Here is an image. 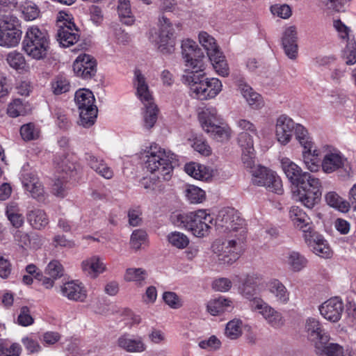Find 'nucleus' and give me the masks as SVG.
<instances>
[{"label": "nucleus", "mask_w": 356, "mask_h": 356, "mask_svg": "<svg viewBox=\"0 0 356 356\" xmlns=\"http://www.w3.org/2000/svg\"><path fill=\"white\" fill-rule=\"evenodd\" d=\"M243 323L240 319H233L227 323L225 327V336L232 339H236L242 335Z\"/></svg>", "instance_id": "obj_47"}, {"label": "nucleus", "mask_w": 356, "mask_h": 356, "mask_svg": "<svg viewBox=\"0 0 356 356\" xmlns=\"http://www.w3.org/2000/svg\"><path fill=\"white\" fill-rule=\"evenodd\" d=\"M174 223L190 231L195 236L203 238L209 235L213 217L204 209H199L175 216Z\"/></svg>", "instance_id": "obj_4"}, {"label": "nucleus", "mask_w": 356, "mask_h": 356, "mask_svg": "<svg viewBox=\"0 0 356 356\" xmlns=\"http://www.w3.org/2000/svg\"><path fill=\"white\" fill-rule=\"evenodd\" d=\"M316 353L318 356H353L348 350L338 343H317Z\"/></svg>", "instance_id": "obj_30"}, {"label": "nucleus", "mask_w": 356, "mask_h": 356, "mask_svg": "<svg viewBox=\"0 0 356 356\" xmlns=\"http://www.w3.org/2000/svg\"><path fill=\"white\" fill-rule=\"evenodd\" d=\"M208 130H204L210 136L218 142H226L229 140L232 136V131L227 124L218 125L216 124L212 125V127H207Z\"/></svg>", "instance_id": "obj_36"}, {"label": "nucleus", "mask_w": 356, "mask_h": 356, "mask_svg": "<svg viewBox=\"0 0 356 356\" xmlns=\"http://www.w3.org/2000/svg\"><path fill=\"white\" fill-rule=\"evenodd\" d=\"M234 305L232 300L225 296L209 300L207 303V311L212 316L221 315L225 312H231Z\"/></svg>", "instance_id": "obj_27"}, {"label": "nucleus", "mask_w": 356, "mask_h": 356, "mask_svg": "<svg viewBox=\"0 0 356 356\" xmlns=\"http://www.w3.org/2000/svg\"><path fill=\"white\" fill-rule=\"evenodd\" d=\"M22 181L25 189L31 195L38 200L44 197V188L37 175L33 172H24L22 174Z\"/></svg>", "instance_id": "obj_21"}, {"label": "nucleus", "mask_w": 356, "mask_h": 356, "mask_svg": "<svg viewBox=\"0 0 356 356\" xmlns=\"http://www.w3.org/2000/svg\"><path fill=\"white\" fill-rule=\"evenodd\" d=\"M289 215L294 225L302 231L303 235L314 231L309 217L300 207L297 206L291 207Z\"/></svg>", "instance_id": "obj_26"}, {"label": "nucleus", "mask_w": 356, "mask_h": 356, "mask_svg": "<svg viewBox=\"0 0 356 356\" xmlns=\"http://www.w3.org/2000/svg\"><path fill=\"white\" fill-rule=\"evenodd\" d=\"M237 280L240 282H243L245 284L251 285L252 286L256 287L260 282L262 280V276L261 274L258 273H250L244 275L243 276L239 277V276H235V278L234 280Z\"/></svg>", "instance_id": "obj_58"}, {"label": "nucleus", "mask_w": 356, "mask_h": 356, "mask_svg": "<svg viewBox=\"0 0 356 356\" xmlns=\"http://www.w3.org/2000/svg\"><path fill=\"white\" fill-rule=\"evenodd\" d=\"M343 309V301L339 297L330 298L319 307L320 313L323 318L333 323L341 319Z\"/></svg>", "instance_id": "obj_17"}, {"label": "nucleus", "mask_w": 356, "mask_h": 356, "mask_svg": "<svg viewBox=\"0 0 356 356\" xmlns=\"http://www.w3.org/2000/svg\"><path fill=\"white\" fill-rule=\"evenodd\" d=\"M294 129H296L295 122L286 115L279 116L275 122V138L277 142L282 145H286L289 143L292 139Z\"/></svg>", "instance_id": "obj_15"}, {"label": "nucleus", "mask_w": 356, "mask_h": 356, "mask_svg": "<svg viewBox=\"0 0 356 356\" xmlns=\"http://www.w3.org/2000/svg\"><path fill=\"white\" fill-rule=\"evenodd\" d=\"M184 170L189 176L197 180L207 181L212 177V170L209 168L195 162L186 163Z\"/></svg>", "instance_id": "obj_31"}, {"label": "nucleus", "mask_w": 356, "mask_h": 356, "mask_svg": "<svg viewBox=\"0 0 356 356\" xmlns=\"http://www.w3.org/2000/svg\"><path fill=\"white\" fill-rule=\"evenodd\" d=\"M236 238L223 241L222 243L216 241L213 245V251L218 254L219 260L224 264H231L238 257L242 250L244 237L234 234Z\"/></svg>", "instance_id": "obj_11"}, {"label": "nucleus", "mask_w": 356, "mask_h": 356, "mask_svg": "<svg viewBox=\"0 0 356 356\" xmlns=\"http://www.w3.org/2000/svg\"><path fill=\"white\" fill-rule=\"evenodd\" d=\"M74 100L79 110V124L84 127L94 124L97 116V108L94 104L92 92L88 89H79L75 93Z\"/></svg>", "instance_id": "obj_8"}, {"label": "nucleus", "mask_w": 356, "mask_h": 356, "mask_svg": "<svg viewBox=\"0 0 356 356\" xmlns=\"http://www.w3.org/2000/svg\"><path fill=\"white\" fill-rule=\"evenodd\" d=\"M147 239V234L143 229L134 230L131 236L130 244L133 249L139 250Z\"/></svg>", "instance_id": "obj_55"}, {"label": "nucleus", "mask_w": 356, "mask_h": 356, "mask_svg": "<svg viewBox=\"0 0 356 356\" xmlns=\"http://www.w3.org/2000/svg\"><path fill=\"white\" fill-rule=\"evenodd\" d=\"M280 162L286 177L297 187L294 192L296 200L308 209L314 208L321 198V180L309 172H302L300 167L287 157L282 158Z\"/></svg>", "instance_id": "obj_2"}, {"label": "nucleus", "mask_w": 356, "mask_h": 356, "mask_svg": "<svg viewBox=\"0 0 356 356\" xmlns=\"http://www.w3.org/2000/svg\"><path fill=\"white\" fill-rule=\"evenodd\" d=\"M17 322L19 325L23 327H27L33 324L34 319L28 307L23 306L20 308Z\"/></svg>", "instance_id": "obj_60"}, {"label": "nucleus", "mask_w": 356, "mask_h": 356, "mask_svg": "<svg viewBox=\"0 0 356 356\" xmlns=\"http://www.w3.org/2000/svg\"><path fill=\"white\" fill-rule=\"evenodd\" d=\"M22 348L19 343L0 339V356H19Z\"/></svg>", "instance_id": "obj_46"}, {"label": "nucleus", "mask_w": 356, "mask_h": 356, "mask_svg": "<svg viewBox=\"0 0 356 356\" xmlns=\"http://www.w3.org/2000/svg\"><path fill=\"white\" fill-rule=\"evenodd\" d=\"M269 293L279 305H286L290 298V293L286 287L277 279H273L267 284Z\"/></svg>", "instance_id": "obj_28"}, {"label": "nucleus", "mask_w": 356, "mask_h": 356, "mask_svg": "<svg viewBox=\"0 0 356 356\" xmlns=\"http://www.w3.org/2000/svg\"><path fill=\"white\" fill-rule=\"evenodd\" d=\"M215 225L220 233L245 237V220L234 209L225 208L220 210L216 218Z\"/></svg>", "instance_id": "obj_7"}, {"label": "nucleus", "mask_w": 356, "mask_h": 356, "mask_svg": "<svg viewBox=\"0 0 356 356\" xmlns=\"http://www.w3.org/2000/svg\"><path fill=\"white\" fill-rule=\"evenodd\" d=\"M44 272L45 274L57 280L63 275L64 268L59 261L52 260L47 264Z\"/></svg>", "instance_id": "obj_56"}, {"label": "nucleus", "mask_w": 356, "mask_h": 356, "mask_svg": "<svg viewBox=\"0 0 356 356\" xmlns=\"http://www.w3.org/2000/svg\"><path fill=\"white\" fill-rule=\"evenodd\" d=\"M293 134H295L296 138L305 150L312 151L313 142L307 130L302 124L296 123Z\"/></svg>", "instance_id": "obj_41"}, {"label": "nucleus", "mask_w": 356, "mask_h": 356, "mask_svg": "<svg viewBox=\"0 0 356 356\" xmlns=\"http://www.w3.org/2000/svg\"><path fill=\"white\" fill-rule=\"evenodd\" d=\"M73 71L78 77L91 79L97 72V61L91 55L81 54L73 63Z\"/></svg>", "instance_id": "obj_14"}, {"label": "nucleus", "mask_w": 356, "mask_h": 356, "mask_svg": "<svg viewBox=\"0 0 356 356\" xmlns=\"http://www.w3.org/2000/svg\"><path fill=\"white\" fill-rule=\"evenodd\" d=\"M181 54L186 72L181 81L190 88L193 96L200 100L216 97L221 92L222 84L217 78L205 76L204 56L196 42L190 39L183 40Z\"/></svg>", "instance_id": "obj_1"}, {"label": "nucleus", "mask_w": 356, "mask_h": 356, "mask_svg": "<svg viewBox=\"0 0 356 356\" xmlns=\"http://www.w3.org/2000/svg\"><path fill=\"white\" fill-rule=\"evenodd\" d=\"M238 89L250 106L259 109L264 106L262 97L242 80L238 83Z\"/></svg>", "instance_id": "obj_29"}, {"label": "nucleus", "mask_w": 356, "mask_h": 356, "mask_svg": "<svg viewBox=\"0 0 356 356\" xmlns=\"http://www.w3.org/2000/svg\"><path fill=\"white\" fill-rule=\"evenodd\" d=\"M347 160L338 150L327 152L323 157L321 167L324 172L332 173L343 168Z\"/></svg>", "instance_id": "obj_23"}, {"label": "nucleus", "mask_w": 356, "mask_h": 356, "mask_svg": "<svg viewBox=\"0 0 356 356\" xmlns=\"http://www.w3.org/2000/svg\"><path fill=\"white\" fill-rule=\"evenodd\" d=\"M318 153L316 149H312V151L305 150L303 152L304 163L310 172H315L319 170L320 165L316 159Z\"/></svg>", "instance_id": "obj_50"}, {"label": "nucleus", "mask_w": 356, "mask_h": 356, "mask_svg": "<svg viewBox=\"0 0 356 356\" xmlns=\"http://www.w3.org/2000/svg\"><path fill=\"white\" fill-rule=\"evenodd\" d=\"M305 243L316 255L323 258H330L332 252L323 236L314 230L303 235Z\"/></svg>", "instance_id": "obj_16"}, {"label": "nucleus", "mask_w": 356, "mask_h": 356, "mask_svg": "<svg viewBox=\"0 0 356 356\" xmlns=\"http://www.w3.org/2000/svg\"><path fill=\"white\" fill-rule=\"evenodd\" d=\"M62 295L67 299L76 302H84L87 298V290L79 281H70L61 287Z\"/></svg>", "instance_id": "obj_20"}, {"label": "nucleus", "mask_w": 356, "mask_h": 356, "mask_svg": "<svg viewBox=\"0 0 356 356\" xmlns=\"http://www.w3.org/2000/svg\"><path fill=\"white\" fill-rule=\"evenodd\" d=\"M51 87L53 93L58 95L67 92L71 88V85L67 77L58 75L52 80Z\"/></svg>", "instance_id": "obj_45"}, {"label": "nucleus", "mask_w": 356, "mask_h": 356, "mask_svg": "<svg viewBox=\"0 0 356 356\" xmlns=\"http://www.w3.org/2000/svg\"><path fill=\"white\" fill-rule=\"evenodd\" d=\"M133 81L136 89V95L145 107L143 114V126L145 129H149L154 127L157 120L159 110L153 102L146 78L139 70H135Z\"/></svg>", "instance_id": "obj_6"}, {"label": "nucleus", "mask_w": 356, "mask_h": 356, "mask_svg": "<svg viewBox=\"0 0 356 356\" xmlns=\"http://www.w3.org/2000/svg\"><path fill=\"white\" fill-rule=\"evenodd\" d=\"M29 111V106L20 99H13L7 108V113L11 118L24 115Z\"/></svg>", "instance_id": "obj_43"}, {"label": "nucleus", "mask_w": 356, "mask_h": 356, "mask_svg": "<svg viewBox=\"0 0 356 356\" xmlns=\"http://www.w3.org/2000/svg\"><path fill=\"white\" fill-rule=\"evenodd\" d=\"M237 127L241 131V132H246L249 134L258 136L257 129L252 122L245 119H238L236 122Z\"/></svg>", "instance_id": "obj_63"}, {"label": "nucleus", "mask_w": 356, "mask_h": 356, "mask_svg": "<svg viewBox=\"0 0 356 356\" xmlns=\"http://www.w3.org/2000/svg\"><path fill=\"white\" fill-rule=\"evenodd\" d=\"M88 164L99 175L105 179H111L113 176L112 169L102 159H99L91 153H86L85 157Z\"/></svg>", "instance_id": "obj_32"}, {"label": "nucleus", "mask_w": 356, "mask_h": 356, "mask_svg": "<svg viewBox=\"0 0 356 356\" xmlns=\"http://www.w3.org/2000/svg\"><path fill=\"white\" fill-rule=\"evenodd\" d=\"M186 196L191 204H198L204 200L205 193L199 187L190 186L186 191Z\"/></svg>", "instance_id": "obj_54"}, {"label": "nucleus", "mask_w": 356, "mask_h": 356, "mask_svg": "<svg viewBox=\"0 0 356 356\" xmlns=\"http://www.w3.org/2000/svg\"><path fill=\"white\" fill-rule=\"evenodd\" d=\"M148 277L146 270L142 268H129L126 270L124 279L126 282H133L138 286H143Z\"/></svg>", "instance_id": "obj_38"}, {"label": "nucleus", "mask_w": 356, "mask_h": 356, "mask_svg": "<svg viewBox=\"0 0 356 356\" xmlns=\"http://www.w3.org/2000/svg\"><path fill=\"white\" fill-rule=\"evenodd\" d=\"M19 20L11 15L0 16V45L7 47L17 46L21 39L22 31L18 28Z\"/></svg>", "instance_id": "obj_9"}, {"label": "nucleus", "mask_w": 356, "mask_h": 356, "mask_svg": "<svg viewBox=\"0 0 356 356\" xmlns=\"http://www.w3.org/2000/svg\"><path fill=\"white\" fill-rule=\"evenodd\" d=\"M254 135L246 132H240L237 137V142L242 150L252 149L254 148L253 137Z\"/></svg>", "instance_id": "obj_61"}, {"label": "nucleus", "mask_w": 356, "mask_h": 356, "mask_svg": "<svg viewBox=\"0 0 356 356\" xmlns=\"http://www.w3.org/2000/svg\"><path fill=\"white\" fill-rule=\"evenodd\" d=\"M198 118L203 130H208L207 127H212L216 122H220L221 120L217 109L213 106L203 109L199 113Z\"/></svg>", "instance_id": "obj_34"}, {"label": "nucleus", "mask_w": 356, "mask_h": 356, "mask_svg": "<svg viewBox=\"0 0 356 356\" xmlns=\"http://www.w3.org/2000/svg\"><path fill=\"white\" fill-rule=\"evenodd\" d=\"M66 179L67 177L63 176L61 179L58 178L55 181L52 187V191L55 195L63 197L66 195L67 189Z\"/></svg>", "instance_id": "obj_64"}, {"label": "nucleus", "mask_w": 356, "mask_h": 356, "mask_svg": "<svg viewBox=\"0 0 356 356\" xmlns=\"http://www.w3.org/2000/svg\"><path fill=\"white\" fill-rule=\"evenodd\" d=\"M118 8L121 22L126 25L133 24L134 17L131 10L129 0H119Z\"/></svg>", "instance_id": "obj_44"}, {"label": "nucleus", "mask_w": 356, "mask_h": 356, "mask_svg": "<svg viewBox=\"0 0 356 356\" xmlns=\"http://www.w3.org/2000/svg\"><path fill=\"white\" fill-rule=\"evenodd\" d=\"M252 309L258 312L272 327L277 329L284 325L285 320L282 314L261 298L253 299Z\"/></svg>", "instance_id": "obj_13"}, {"label": "nucleus", "mask_w": 356, "mask_h": 356, "mask_svg": "<svg viewBox=\"0 0 356 356\" xmlns=\"http://www.w3.org/2000/svg\"><path fill=\"white\" fill-rule=\"evenodd\" d=\"M15 243L22 249L28 250L30 247L29 235L22 229H13L11 232Z\"/></svg>", "instance_id": "obj_52"}, {"label": "nucleus", "mask_w": 356, "mask_h": 356, "mask_svg": "<svg viewBox=\"0 0 356 356\" xmlns=\"http://www.w3.org/2000/svg\"><path fill=\"white\" fill-rule=\"evenodd\" d=\"M252 176L253 184L265 186L268 191L277 194L282 193V180L275 172L258 165L252 170Z\"/></svg>", "instance_id": "obj_12"}, {"label": "nucleus", "mask_w": 356, "mask_h": 356, "mask_svg": "<svg viewBox=\"0 0 356 356\" xmlns=\"http://www.w3.org/2000/svg\"><path fill=\"white\" fill-rule=\"evenodd\" d=\"M305 329L307 338L314 343L315 350L317 343H325L330 340L329 334L325 331L321 322L315 318L306 320Z\"/></svg>", "instance_id": "obj_18"}, {"label": "nucleus", "mask_w": 356, "mask_h": 356, "mask_svg": "<svg viewBox=\"0 0 356 356\" xmlns=\"http://www.w3.org/2000/svg\"><path fill=\"white\" fill-rule=\"evenodd\" d=\"M200 44L207 51L208 56L220 51L215 38L205 31L200 32L198 35Z\"/></svg>", "instance_id": "obj_42"}, {"label": "nucleus", "mask_w": 356, "mask_h": 356, "mask_svg": "<svg viewBox=\"0 0 356 356\" xmlns=\"http://www.w3.org/2000/svg\"><path fill=\"white\" fill-rule=\"evenodd\" d=\"M6 60L8 65L17 71H26L29 69L24 55L17 51L9 52Z\"/></svg>", "instance_id": "obj_39"}, {"label": "nucleus", "mask_w": 356, "mask_h": 356, "mask_svg": "<svg viewBox=\"0 0 356 356\" xmlns=\"http://www.w3.org/2000/svg\"><path fill=\"white\" fill-rule=\"evenodd\" d=\"M285 264L293 272H300L306 268L308 260L298 252L292 251L287 254L285 259Z\"/></svg>", "instance_id": "obj_35"}, {"label": "nucleus", "mask_w": 356, "mask_h": 356, "mask_svg": "<svg viewBox=\"0 0 356 356\" xmlns=\"http://www.w3.org/2000/svg\"><path fill=\"white\" fill-rule=\"evenodd\" d=\"M22 49L33 59L39 60L46 58L50 49L47 32L36 26L29 27L22 42Z\"/></svg>", "instance_id": "obj_5"}, {"label": "nucleus", "mask_w": 356, "mask_h": 356, "mask_svg": "<svg viewBox=\"0 0 356 356\" xmlns=\"http://www.w3.org/2000/svg\"><path fill=\"white\" fill-rule=\"evenodd\" d=\"M51 114L56 118V123L60 129H67L70 127V122L65 115L63 108L55 106L51 107Z\"/></svg>", "instance_id": "obj_53"}, {"label": "nucleus", "mask_w": 356, "mask_h": 356, "mask_svg": "<svg viewBox=\"0 0 356 356\" xmlns=\"http://www.w3.org/2000/svg\"><path fill=\"white\" fill-rule=\"evenodd\" d=\"M145 157V167L149 172L156 174L159 179H170L177 161L176 154L154 144L149 147Z\"/></svg>", "instance_id": "obj_3"}, {"label": "nucleus", "mask_w": 356, "mask_h": 356, "mask_svg": "<svg viewBox=\"0 0 356 356\" xmlns=\"http://www.w3.org/2000/svg\"><path fill=\"white\" fill-rule=\"evenodd\" d=\"M159 32L154 39L158 50L163 54H170L174 52L175 40V30L170 19L161 15L159 18Z\"/></svg>", "instance_id": "obj_10"}, {"label": "nucleus", "mask_w": 356, "mask_h": 356, "mask_svg": "<svg viewBox=\"0 0 356 356\" xmlns=\"http://www.w3.org/2000/svg\"><path fill=\"white\" fill-rule=\"evenodd\" d=\"M216 73L222 76H227L229 74V67L225 56L220 51L216 52L209 56Z\"/></svg>", "instance_id": "obj_40"}, {"label": "nucleus", "mask_w": 356, "mask_h": 356, "mask_svg": "<svg viewBox=\"0 0 356 356\" xmlns=\"http://www.w3.org/2000/svg\"><path fill=\"white\" fill-rule=\"evenodd\" d=\"M83 273L91 278H96L106 270V266L102 258L93 255L84 259L81 264Z\"/></svg>", "instance_id": "obj_25"}, {"label": "nucleus", "mask_w": 356, "mask_h": 356, "mask_svg": "<svg viewBox=\"0 0 356 356\" xmlns=\"http://www.w3.org/2000/svg\"><path fill=\"white\" fill-rule=\"evenodd\" d=\"M23 17L26 21H32L39 17L40 10L37 5L31 1H25L21 5Z\"/></svg>", "instance_id": "obj_48"}, {"label": "nucleus", "mask_w": 356, "mask_h": 356, "mask_svg": "<svg viewBox=\"0 0 356 356\" xmlns=\"http://www.w3.org/2000/svg\"><path fill=\"white\" fill-rule=\"evenodd\" d=\"M26 219L30 225L35 229L42 230L49 224V220L46 212L40 209H34L26 213Z\"/></svg>", "instance_id": "obj_33"}, {"label": "nucleus", "mask_w": 356, "mask_h": 356, "mask_svg": "<svg viewBox=\"0 0 356 356\" xmlns=\"http://www.w3.org/2000/svg\"><path fill=\"white\" fill-rule=\"evenodd\" d=\"M325 200L330 207L341 212L346 213L350 210V202L341 197L335 191L326 193L325 195Z\"/></svg>", "instance_id": "obj_37"}, {"label": "nucleus", "mask_w": 356, "mask_h": 356, "mask_svg": "<svg viewBox=\"0 0 356 356\" xmlns=\"http://www.w3.org/2000/svg\"><path fill=\"white\" fill-rule=\"evenodd\" d=\"M270 11L273 15L282 19H288L291 16V7L287 4H275L270 7Z\"/></svg>", "instance_id": "obj_62"}, {"label": "nucleus", "mask_w": 356, "mask_h": 356, "mask_svg": "<svg viewBox=\"0 0 356 356\" xmlns=\"http://www.w3.org/2000/svg\"><path fill=\"white\" fill-rule=\"evenodd\" d=\"M297 35V29L294 26L287 27L283 32L282 47L285 54L291 59H295L298 55Z\"/></svg>", "instance_id": "obj_22"}, {"label": "nucleus", "mask_w": 356, "mask_h": 356, "mask_svg": "<svg viewBox=\"0 0 356 356\" xmlns=\"http://www.w3.org/2000/svg\"><path fill=\"white\" fill-rule=\"evenodd\" d=\"M343 56L347 65H353L356 63V43L353 40L347 41Z\"/></svg>", "instance_id": "obj_59"}, {"label": "nucleus", "mask_w": 356, "mask_h": 356, "mask_svg": "<svg viewBox=\"0 0 356 356\" xmlns=\"http://www.w3.org/2000/svg\"><path fill=\"white\" fill-rule=\"evenodd\" d=\"M68 26H62L57 33L58 40L60 45L68 47L76 44L80 38L79 31L74 22H67Z\"/></svg>", "instance_id": "obj_24"}, {"label": "nucleus", "mask_w": 356, "mask_h": 356, "mask_svg": "<svg viewBox=\"0 0 356 356\" xmlns=\"http://www.w3.org/2000/svg\"><path fill=\"white\" fill-rule=\"evenodd\" d=\"M163 300L172 309H179L183 305L181 298L172 291L164 292L163 293Z\"/></svg>", "instance_id": "obj_57"}, {"label": "nucleus", "mask_w": 356, "mask_h": 356, "mask_svg": "<svg viewBox=\"0 0 356 356\" xmlns=\"http://www.w3.org/2000/svg\"><path fill=\"white\" fill-rule=\"evenodd\" d=\"M20 134L24 140H36L39 138L40 129L34 123L29 122L21 127Z\"/></svg>", "instance_id": "obj_49"}, {"label": "nucleus", "mask_w": 356, "mask_h": 356, "mask_svg": "<svg viewBox=\"0 0 356 356\" xmlns=\"http://www.w3.org/2000/svg\"><path fill=\"white\" fill-rule=\"evenodd\" d=\"M117 343L121 349L130 353H140L147 349V345L142 337L130 334L120 336Z\"/></svg>", "instance_id": "obj_19"}, {"label": "nucleus", "mask_w": 356, "mask_h": 356, "mask_svg": "<svg viewBox=\"0 0 356 356\" xmlns=\"http://www.w3.org/2000/svg\"><path fill=\"white\" fill-rule=\"evenodd\" d=\"M168 241L172 246L179 249L185 248L189 243L188 238L179 232L170 233L168 235Z\"/></svg>", "instance_id": "obj_51"}]
</instances>
